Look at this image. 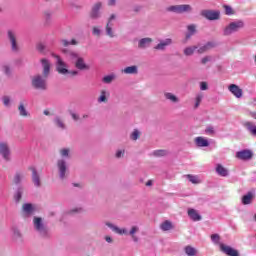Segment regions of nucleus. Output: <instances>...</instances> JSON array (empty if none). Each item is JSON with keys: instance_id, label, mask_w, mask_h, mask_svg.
<instances>
[{"instance_id": "obj_7", "label": "nucleus", "mask_w": 256, "mask_h": 256, "mask_svg": "<svg viewBox=\"0 0 256 256\" xmlns=\"http://www.w3.org/2000/svg\"><path fill=\"white\" fill-rule=\"evenodd\" d=\"M0 155L6 163L11 162V147L9 146V143L0 142Z\"/></svg>"}, {"instance_id": "obj_25", "label": "nucleus", "mask_w": 256, "mask_h": 256, "mask_svg": "<svg viewBox=\"0 0 256 256\" xmlns=\"http://www.w3.org/2000/svg\"><path fill=\"white\" fill-rule=\"evenodd\" d=\"M244 127L247 129V131H249V133H251V135L256 137V125H255V123L249 122V121L245 122Z\"/></svg>"}, {"instance_id": "obj_6", "label": "nucleus", "mask_w": 256, "mask_h": 256, "mask_svg": "<svg viewBox=\"0 0 256 256\" xmlns=\"http://www.w3.org/2000/svg\"><path fill=\"white\" fill-rule=\"evenodd\" d=\"M56 59V71L60 75H69V65L61 59L59 55H54Z\"/></svg>"}, {"instance_id": "obj_46", "label": "nucleus", "mask_w": 256, "mask_h": 256, "mask_svg": "<svg viewBox=\"0 0 256 256\" xmlns=\"http://www.w3.org/2000/svg\"><path fill=\"white\" fill-rule=\"evenodd\" d=\"M206 135H215V128L213 126H207L205 129Z\"/></svg>"}, {"instance_id": "obj_36", "label": "nucleus", "mask_w": 256, "mask_h": 256, "mask_svg": "<svg viewBox=\"0 0 256 256\" xmlns=\"http://www.w3.org/2000/svg\"><path fill=\"white\" fill-rule=\"evenodd\" d=\"M162 231H171L173 229V224L170 221L166 220L161 224Z\"/></svg>"}, {"instance_id": "obj_50", "label": "nucleus", "mask_w": 256, "mask_h": 256, "mask_svg": "<svg viewBox=\"0 0 256 256\" xmlns=\"http://www.w3.org/2000/svg\"><path fill=\"white\" fill-rule=\"evenodd\" d=\"M166 99H169L170 101H173V103H177V97L171 93L165 94Z\"/></svg>"}, {"instance_id": "obj_63", "label": "nucleus", "mask_w": 256, "mask_h": 256, "mask_svg": "<svg viewBox=\"0 0 256 256\" xmlns=\"http://www.w3.org/2000/svg\"><path fill=\"white\" fill-rule=\"evenodd\" d=\"M147 187L153 185V181L149 180L147 183H146Z\"/></svg>"}, {"instance_id": "obj_28", "label": "nucleus", "mask_w": 256, "mask_h": 256, "mask_svg": "<svg viewBox=\"0 0 256 256\" xmlns=\"http://www.w3.org/2000/svg\"><path fill=\"white\" fill-rule=\"evenodd\" d=\"M216 172L221 177H227L229 175V171H227V169L225 167H223V165H221V164H217Z\"/></svg>"}, {"instance_id": "obj_8", "label": "nucleus", "mask_w": 256, "mask_h": 256, "mask_svg": "<svg viewBox=\"0 0 256 256\" xmlns=\"http://www.w3.org/2000/svg\"><path fill=\"white\" fill-rule=\"evenodd\" d=\"M101 9H103V2L97 1L95 2L90 10L89 17L90 19H101Z\"/></svg>"}, {"instance_id": "obj_45", "label": "nucleus", "mask_w": 256, "mask_h": 256, "mask_svg": "<svg viewBox=\"0 0 256 256\" xmlns=\"http://www.w3.org/2000/svg\"><path fill=\"white\" fill-rule=\"evenodd\" d=\"M1 70L5 75H11V67L8 64L2 65Z\"/></svg>"}, {"instance_id": "obj_54", "label": "nucleus", "mask_w": 256, "mask_h": 256, "mask_svg": "<svg viewBox=\"0 0 256 256\" xmlns=\"http://www.w3.org/2000/svg\"><path fill=\"white\" fill-rule=\"evenodd\" d=\"M201 99H203V98L201 97V95H198V96L196 97L195 109H197V107H199V105H201Z\"/></svg>"}, {"instance_id": "obj_57", "label": "nucleus", "mask_w": 256, "mask_h": 256, "mask_svg": "<svg viewBox=\"0 0 256 256\" xmlns=\"http://www.w3.org/2000/svg\"><path fill=\"white\" fill-rule=\"evenodd\" d=\"M37 49L38 51L42 52V51H45V45H43V43H39L37 45Z\"/></svg>"}, {"instance_id": "obj_39", "label": "nucleus", "mask_w": 256, "mask_h": 256, "mask_svg": "<svg viewBox=\"0 0 256 256\" xmlns=\"http://www.w3.org/2000/svg\"><path fill=\"white\" fill-rule=\"evenodd\" d=\"M2 103L4 107H11V103H13V100H11V97L9 96H4L2 97Z\"/></svg>"}, {"instance_id": "obj_37", "label": "nucleus", "mask_w": 256, "mask_h": 256, "mask_svg": "<svg viewBox=\"0 0 256 256\" xmlns=\"http://www.w3.org/2000/svg\"><path fill=\"white\" fill-rule=\"evenodd\" d=\"M199 49V46H190L184 49V55L189 56L195 53V50Z\"/></svg>"}, {"instance_id": "obj_10", "label": "nucleus", "mask_w": 256, "mask_h": 256, "mask_svg": "<svg viewBox=\"0 0 256 256\" xmlns=\"http://www.w3.org/2000/svg\"><path fill=\"white\" fill-rule=\"evenodd\" d=\"M105 225L108 227V229L112 230V233H115L116 235H120L121 237H123V235H129V230L125 227H119L110 221L105 222Z\"/></svg>"}, {"instance_id": "obj_32", "label": "nucleus", "mask_w": 256, "mask_h": 256, "mask_svg": "<svg viewBox=\"0 0 256 256\" xmlns=\"http://www.w3.org/2000/svg\"><path fill=\"white\" fill-rule=\"evenodd\" d=\"M23 179H25V172H17L14 176V183L19 185Z\"/></svg>"}, {"instance_id": "obj_62", "label": "nucleus", "mask_w": 256, "mask_h": 256, "mask_svg": "<svg viewBox=\"0 0 256 256\" xmlns=\"http://www.w3.org/2000/svg\"><path fill=\"white\" fill-rule=\"evenodd\" d=\"M122 73L129 74V67H126L124 70H122Z\"/></svg>"}, {"instance_id": "obj_34", "label": "nucleus", "mask_w": 256, "mask_h": 256, "mask_svg": "<svg viewBox=\"0 0 256 256\" xmlns=\"http://www.w3.org/2000/svg\"><path fill=\"white\" fill-rule=\"evenodd\" d=\"M184 251L188 256H197V249L192 246H186Z\"/></svg>"}, {"instance_id": "obj_51", "label": "nucleus", "mask_w": 256, "mask_h": 256, "mask_svg": "<svg viewBox=\"0 0 256 256\" xmlns=\"http://www.w3.org/2000/svg\"><path fill=\"white\" fill-rule=\"evenodd\" d=\"M224 9H225V13L226 15H234V11H233V8H231L230 6L228 5H224Z\"/></svg>"}, {"instance_id": "obj_1", "label": "nucleus", "mask_w": 256, "mask_h": 256, "mask_svg": "<svg viewBox=\"0 0 256 256\" xmlns=\"http://www.w3.org/2000/svg\"><path fill=\"white\" fill-rule=\"evenodd\" d=\"M59 159L56 161V169L59 179L65 181L69 177V164L67 161L73 157V150L70 147H62L58 150Z\"/></svg>"}, {"instance_id": "obj_55", "label": "nucleus", "mask_w": 256, "mask_h": 256, "mask_svg": "<svg viewBox=\"0 0 256 256\" xmlns=\"http://www.w3.org/2000/svg\"><path fill=\"white\" fill-rule=\"evenodd\" d=\"M200 89L201 91H207V82H201Z\"/></svg>"}, {"instance_id": "obj_60", "label": "nucleus", "mask_w": 256, "mask_h": 256, "mask_svg": "<svg viewBox=\"0 0 256 256\" xmlns=\"http://www.w3.org/2000/svg\"><path fill=\"white\" fill-rule=\"evenodd\" d=\"M83 211V208H74L71 210V213H81Z\"/></svg>"}, {"instance_id": "obj_44", "label": "nucleus", "mask_w": 256, "mask_h": 256, "mask_svg": "<svg viewBox=\"0 0 256 256\" xmlns=\"http://www.w3.org/2000/svg\"><path fill=\"white\" fill-rule=\"evenodd\" d=\"M153 155H155V157H165V155H168V152L166 150H156Z\"/></svg>"}, {"instance_id": "obj_14", "label": "nucleus", "mask_w": 256, "mask_h": 256, "mask_svg": "<svg viewBox=\"0 0 256 256\" xmlns=\"http://www.w3.org/2000/svg\"><path fill=\"white\" fill-rule=\"evenodd\" d=\"M10 233H11V237H12L13 241H15L16 243H22L23 233L21 232V229H19V227L12 226L10 228Z\"/></svg>"}, {"instance_id": "obj_58", "label": "nucleus", "mask_w": 256, "mask_h": 256, "mask_svg": "<svg viewBox=\"0 0 256 256\" xmlns=\"http://www.w3.org/2000/svg\"><path fill=\"white\" fill-rule=\"evenodd\" d=\"M68 75H72L73 77L79 75V72L77 70H69Z\"/></svg>"}, {"instance_id": "obj_17", "label": "nucleus", "mask_w": 256, "mask_h": 256, "mask_svg": "<svg viewBox=\"0 0 256 256\" xmlns=\"http://www.w3.org/2000/svg\"><path fill=\"white\" fill-rule=\"evenodd\" d=\"M237 159L241 161H249V159H253V152L251 150H242L236 153Z\"/></svg>"}, {"instance_id": "obj_12", "label": "nucleus", "mask_w": 256, "mask_h": 256, "mask_svg": "<svg viewBox=\"0 0 256 256\" xmlns=\"http://www.w3.org/2000/svg\"><path fill=\"white\" fill-rule=\"evenodd\" d=\"M37 208L32 203H24L21 208L22 217H31L35 214Z\"/></svg>"}, {"instance_id": "obj_42", "label": "nucleus", "mask_w": 256, "mask_h": 256, "mask_svg": "<svg viewBox=\"0 0 256 256\" xmlns=\"http://www.w3.org/2000/svg\"><path fill=\"white\" fill-rule=\"evenodd\" d=\"M61 43L64 47H69V45H79V42L75 39H72L71 41L62 40Z\"/></svg>"}, {"instance_id": "obj_9", "label": "nucleus", "mask_w": 256, "mask_h": 256, "mask_svg": "<svg viewBox=\"0 0 256 256\" xmlns=\"http://www.w3.org/2000/svg\"><path fill=\"white\" fill-rule=\"evenodd\" d=\"M243 27H245V23L241 20L232 22L225 27L224 35H231V33H235L239 31V29H243Z\"/></svg>"}, {"instance_id": "obj_64", "label": "nucleus", "mask_w": 256, "mask_h": 256, "mask_svg": "<svg viewBox=\"0 0 256 256\" xmlns=\"http://www.w3.org/2000/svg\"><path fill=\"white\" fill-rule=\"evenodd\" d=\"M49 110H44V115H49Z\"/></svg>"}, {"instance_id": "obj_2", "label": "nucleus", "mask_w": 256, "mask_h": 256, "mask_svg": "<svg viewBox=\"0 0 256 256\" xmlns=\"http://www.w3.org/2000/svg\"><path fill=\"white\" fill-rule=\"evenodd\" d=\"M32 227L41 239H49L51 237V232L49 231V226H47L45 218L41 216H33Z\"/></svg>"}, {"instance_id": "obj_11", "label": "nucleus", "mask_w": 256, "mask_h": 256, "mask_svg": "<svg viewBox=\"0 0 256 256\" xmlns=\"http://www.w3.org/2000/svg\"><path fill=\"white\" fill-rule=\"evenodd\" d=\"M7 37L10 42L13 53L19 52V42H17V32H15L14 30H8Z\"/></svg>"}, {"instance_id": "obj_43", "label": "nucleus", "mask_w": 256, "mask_h": 256, "mask_svg": "<svg viewBox=\"0 0 256 256\" xmlns=\"http://www.w3.org/2000/svg\"><path fill=\"white\" fill-rule=\"evenodd\" d=\"M114 156L116 159H123L125 157V149H117Z\"/></svg>"}, {"instance_id": "obj_49", "label": "nucleus", "mask_w": 256, "mask_h": 256, "mask_svg": "<svg viewBox=\"0 0 256 256\" xmlns=\"http://www.w3.org/2000/svg\"><path fill=\"white\" fill-rule=\"evenodd\" d=\"M141 135V132H139V130H134L131 134V139L133 141H137V139H139V136Z\"/></svg>"}, {"instance_id": "obj_20", "label": "nucleus", "mask_w": 256, "mask_h": 256, "mask_svg": "<svg viewBox=\"0 0 256 256\" xmlns=\"http://www.w3.org/2000/svg\"><path fill=\"white\" fill-rule=\"evenodd\" d=\"M228 89L234 97H237V99H241V97H243V89L239 88V86L231 84Z\"/></svg>"}, {"instance_id": "obj_40", "label": "nucleus", "mask_w": 256, "mask_h": 256, "mask_svg": "<svg viewBox=\"0 0 256 256\" xmlns=\"http://www.w3.org/2000/svg\"><path fill=\"white\" fill-rule=\"evenodd\" d=\"M101 33H103V31L101 30V27L94 26L92 28V35H94V37H101Z\"/></svg>"}, {"instance_id": "obj_41", "label": "nucleus", "mask_w": 256, "mask_h": 256, "mask_svg": "<svg viewBox=\"0 0 256 256\" xmlns=\"http://www.w3.org/2000/svg\"><path fill=\"white\" fill-rule=\"evenodd\" d=\"M167 45H171V39H166L165 41L159 43L155 49H165V47H167Z\"/></svg>"}, {"instance_id": "obj_48", "label": "nucleus", "mask_w": 256, "mask_h": 256, "mask_svg": "<svg viewBox=\"0 0 256 256\" xmlns=\"http://www.w3.org/2000/svg\"><path fill=\"white\" fill-rule=\"evenodd\" d=\"M211 241H213V243L217 245L219 244V241H221V237L219 236V234H212Z\"/></svg>"}, {"instance_id": "obj_15", "label": "nucleus", "mask_w": 256, "mask_h": 256, "mask_svg": "<svg viewBox=\"0 0 256 256\" xmlns=\"http://www.w3.org/2000/svg\"><path fill=\"white\" fill-rule=\"evenodd\" d=\"M219 247H220V251H222V253H225V255L239 256V252L236 249L232 248L231 246L220 243Z\"/></svg>"}, {"instance_id": "obj_19", "label": "nucleus", "mask_w": 256, "mask_h": 256, "mask_svg": "<svg viewBox=\"0 0 256 256\" xmlns=\"http://www.w3.org/2000/svg\"><path fill=\"white\" fill-rule=\"evenodd\" d=\"M41 65L43 69L42 75H44L45 77H49L51 73V62L44 58L41 60Z\"/></svg>"}, {"instance_id": "obj_30", "label": "nucleus", "mask_w": 256, "mask_h": 256, "mask_svg": "<svg viewBox=\"0 0 256 256\" xmlns=\"http://www.w3.org/2000/svg\"><path fill=\"white\" fill-rule=\"evenodd\" d=\"M117 79V75L114 73L106 75L102 78V82L105 83L106 85H111L112 81H115Z\"/></svg>"}, {"instance_id": "obj_31", "label": "nucleus", "mask_w": 256, "mask_h": 256, "mask_svg": "<svg viewBox=\"0 0 256 256\" xmlns=\"http://www.w3.org/2000/svg\"><path fill=\"white\" fill-rule=\"evenodd\" d=\"M213 47H215V44H213L212 42H208L207 44H205L204 46L198 49V53L200 54L207 53V51H209L210 49H213Z\"/></svg>"}, {"instance_id": "obj_21", "label": "nucleus", "mask_w": 256, "mask_h": 256, "mask_svg": "<svg viewBox=\"0 0 256 256\" xmlns=\"http://www.w3.org/2000/svg\"><path fill=\"white\" fill-rule=\"evenodd\" d=\"M188 217H190L192 221H201V215L193 208L188 209Z\"/></svg>"}, {"instance_id": "obj_16", "label": "nucleus", "mask_w": 256, "mask_h": 256, "mask_svg": "<svg viewBox=\"0 0 256 256\" xmlns=\"http://www.w3.org/2000/svg\"><path fill=\"white\" fill-rule=\"evenodd\" d=\"M202 17L209 19V21H217L219 19V12L212 11V10H202L201 11Z\"/></svg>"}, {"instance_id": "obj_56", "label": "nucleus", "mask_w": 256, "mask_h": 256, "mask_svg": "<svg viewBox=\"0 0 256 256\" xmlns=\"http://www.w3.org/2000/svg\"><path fill=\"white\" fill-rule=\"evenodd\" d=\"M129 73L130 74L137 73V66H130L129 67Z\"/></svg>"}, {"instance_id": "obj_61", "label": "nucleus", "mask_w": 256, "mask_h": 256, "mask_svg": "<svg viewBox=\"0 0 256 256\" xmlns=\"http://www.w3.org/2000/svg\"><path fill=\"white\" fill-rule=\"evenodd\" d=\"M71 117H72V119H74V121H79V115L72 113Z\"/></svg>"}, {"instance_id": "obj_33", "label": "nucleus", "mask_w": 256, "mask_h": 256, "mask_svg": "<svg viewBox=\"0 0 256 256\" xmlns=\"http://www.w3.org/2000/svg\"><path fill=\"white\" fill-rule=\"evenodd\" d=\"M139 231V227L133 226L130 230V236L132 237L133 241L137 243L139 241V237L135 235Z\"/></svg>"}, {"instance_id": "obj_52", "label": "nucleus", "mask_w": 256, "mask_h": 256, "mask_svg": "<svg viewBox=\"0 0 256 256\" xmlns=\"http://www.w3.org/2000/svg\"><path fill=\"white\" fill-rule=\"evenodd\" d=\"M209 61H211V56H205L202 58L201 63L202 65H205L206 63H209Z\"/></svg>"}, {"instance_id": "obj_29", "label": "nucleus", "mask_w": 256, "mask_h": 256, "mask_svg": "<svg viewBox=\"0 0 256 256\" xmlns=\"http://www.w3.org/2000/svg\"><path fill=\"white\" fill-rule=\"evenodd\" d=\"M23 193H25V188L19 187L16 191V194L14 195V201H16V203L21 202V199L23 198Z\"/></svg>"}, {"instance_id": "obj_47", "label": "nucleus", "mask_w": 256, "mask_h": 256, "mask_svg": "<svg viewBox=\"0 0 256 256\" xmlns=\"http://www.w3.org/2000/svg\"><path fill=\"white\" fill-rule=\"evenodd\" d=\"M188 31H189V34L186 35V39H189L191 35L195 33V25H189Z\"/></svg>"}, {"instance_id": "obj_59", "label": "nucleus", "mask_w": 256, "mask_h": 256, "mask_svg": "<svg viewBox=\"0 0 256 256\" xmlns=\"http://www.w3.org/2000/svg\"><path fill=\"white\" fill-rule=\"evenodd\" d=\"M104 239H105L106 243H113V238L109 235L105 236Z\"/></svg>"}, {"instance_id": "obj_23", "label": "nucleus", "mask_w": 256, "mask_h": 256, "mask_svg": "<svg viewBox=\"0 0 256 256\" xmlns=\"http://www.w3.org/2000/svg\"><path fill=\"white\" fill-rule=\"evenodd\" d=\"M253 199H255V194H253V192H248L246 195L242 197V203L243 205H250Z\"/></svg>"}, {"instance_id": "obj_22", "label": "nucleus", "mask_w": 256, "mask_h": 256, "mask_svg": "<svg viewBox=\"0 0 256 256\" xmlns=\"http://www.w3.org/2000/svg\"><path fill=\"white\" fill-rule=\"evenodd\" d=\"M32 183H34L36 187H41V176L37 173L35 168L32 169Z\"/></svg>"}, {"instance_id": "obj_4", "label": "nucleus", "mask_w": 256, "mask_h": 256, "mask_svg": "<svg viewBox=\"0 0 256 256\" xmlns=\"http://www.w3.org/2000/svg\"><path fill=\"white\" fill-rule=\"evenodd\" d=\"M68 57L74 63L76 69H79V71H88L89 65L85 63V59L77 54V52H69Z\"/></svg>"}, {"instance_id": "obj_35", "label": "nucleus", "mask_w": 256, "mask_h": 256, "mask_svg": "<svg viewBox=\"0 0 256 256\" xmlns=\"http://www.w3.org/2000/svg\"><path fill=\"white\" fill-rule=\"evenodd\" d=\"M151 45V38H144L139 41L140 49H145V47H149Z\"/></svg>"}, {"instance_id": "obj_3", "label": "nucleus", "mask_w": 256, "mask_h": 256, "mask_svg": "<svg viewBox=\"0 0 256 256\" xmlns=\"http://www.w3.org/2000/svg\"><path fill=\"white\" fill-rule=\"evenodd\" d=\"M47 79H49L48 76H45L43 74H36L31 78V85L37 91H47V89L49 88V86L47 85Z\"/></svg>"}, {"instance_id": "obj_26", "label": "nucleus", "mask_w": 256, "mask_h": 256, "mask_svg": "<svg viewBox=\"0 0 256 256\" xmlns=\"http://www.w3.org/2000/svg\"><path fill=\"white\" fill-rule=\"evenodd\" d=\"M54 125L58 127V129H61L62 131H65L67 129V125H65V121L61 119V117L57 116L54 118Z\"/></svg>"}, {"instance_id": "obj_13", "label": "nucleus", "mask_w": 256, "mask_h": 256, "mask_svg": "<svg viewBox=\"0 0 256 256\" xmlns=\"http://www.w3.org/2000/svg\"><path fill=\"white\" fill-rule=\"evenodd\" d=\"M168 11H173L174 13H189L193 11V8L189 4L175 5L168 8Z\"/></svg>"}, {"instance_id": "obj_5", "label": "nucleus", "mask_w": 256, "mask_h": 256, "mask_svg": "<svg viewBox=\"0 0 256 256\" xmlns=\"http://www.w3.org/2000/svg\"><path fill=\"white\" fill-rule=\"evenodd\" d=\"M115 19H117V15L111 14L110 17L107 19V23L105 26V33L107 37H110V39H113L114 37H116L115 28H114L115 24L113 23Z\"/></svg>"}, {"instance_id": "obj_38", "label": "nucleus", "mask_w": 256, "mask_h": 256, "mask_svg": "<svg viewBox=\"0 0 256 256\" xmlns=\"http://www.w3.org/2000/svg\"><path fill=\"white\" fill-rule=\"evenodd\" d=\"M186 177H187V179H189V182L193 183L194 185H197V184L201 183V180L197 176H193L191 174H188Z\"/></svg>"}, {"instance_id": "obj_24", "label": "nucleus", "mask_w": 256, "mask_h": 256, "mask_svg": "<svg viewBox=\"0 0 256 256\" xmlns=\"http://www.w3.org/2000/svg\"><path fill=\"white\" fill-rule=\"evenodd\" d=\"M195 143L197 147H209V140L201 136L195 138Z\"/></svg>"}, {"instance_id": "obj_18", "label": "nucleus", "mask_w": 256, "mask_h": 256, "mask_svg": "<svg viewBox=\"0 0 256 256\" xmlns=\"http://www.w3.org/2000/svg\"><path fill=\"white\" fill-rule=\"evenodd\" d=\"M18 112L20 117H31V113L27 111V102L25 100L19 102Z\"/></svg>"}, {"instance_id": "obj_53", "label": "nucleus", "mask_w": 256, "mask_h": 256, "mask_svg": "<svg viewBox=\"0 0 256 256\" xmlns=\"http://www.w3.org/2000/svg\"><path fill=\"white\" fill-rule=\"evenodd\" d=\"M108 7H115L117 5V0H107Z\"/></svg>"}, {"instance_id": "obj_27", "label": "nucleus", "mask_w": 256, "mask_h": 256, "mask_svg": "<svg viewBox=\"0 0 256 256\" xmlns=\"http://www.w3.org/2000/svg\"><path fill=\"white\" fill-rule=\"evenodd\" d=\"M107 97H109V91L101 90L100 95L97 99L98 103H107Z\"/></svg>"}]
</instances>
